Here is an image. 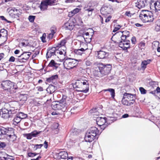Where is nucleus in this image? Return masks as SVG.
I'll use <instances>...</instances> for the list:
<instances>
[{"instance_id":"obj_49","label":"nucleus","mask_w":160,"mask_h":160,"mask_svg":"<svg viewBox=\"0 0 160 160\" xmlns=\"http://www.w3.org/2000/svg\"><path fill=\"white\" fill-rule=\"evenodd\" d=\"M118 36H119L121 38V41H125L126 40H128V37L124 35H118Z\"/></svg>"},{"instance_id":"obj_57","label":"nucleus","mask_w":160,"mask_h":160,"mask_svg":"<svg viewBox=\"0 0 160 160\" xmlns=\"http://www.w3.org/2000/svg\"><path fill=\"white\" fill-rule=\"evenodd\" d=\"M120 42H122L124 45L127 43H129L130 42V41L129 40L123 41H121Z\"/></svg>"},{"instance_id":"obj_26","label":"nucleus","mask_w":160,"mask_h":160,"mask_svg":"<svg viewBox=\"0 0 160 160\" xmlns=\"http://www.w3.org/2000/svg\"><path fill=\"white\" fill-rule=\"evenodd\" d=\"M48 6L47 3L45 0L41 2L40 8L41 10L44 11L47 9Z\"/></svg>"},{"instance_id":"obj_28","label":"nucleus","mask_w":160,"mask_h":160,"mask_svg":"<svg viewBox=\"0 0 160 160\" xmlns=\"http://www.w3.org/2000/svg\"><path fill=\"white\" fill-rule=\"evenodd\" d=\"M66 42V40H62L60 43H58V44L56 46V47L58 48H62L66 49L65 45Z\"/></svg>"},{"instance_id":"obj_25","label":"nucleus","mask_w":160,"mask_h":160,"mask_svg":"<svg viewBox=\"0 0 160 160\" xmlns=\"http://www.w3.org/2000/svg\"><path fill=\"white\" fill-rule=\"evenodd\" d=\"M58 78V76L57 75H53L51 77L47 78L46 81L48 82H53L56 81Z\"/></svg>"},{"instance_id":"obj_59","label":"nucleus","mask_w":160,"mask_h":160,"mask_svg":"<svg viewBox=\"0 0 160 160\" xmlns=\"http://www.w3.org/2000/svg\"><path fill=\"white\" fill-rule=\"evenodd\" d=\"M157 24L158 29L159 30L160 28V19H159L157 21Z\"/></svg>"},{"instance_id":"obj_17","label":"nucleus","mask_w":160,"mask_h":160,"mask_svg":"<svg viewBox=\"0 0 160 160\" xmlns=\"http://www.w3.org/2000/svg\"><path fill=\"white\" fill-rule=\"evenodd\" d=\"M146 0H138L137 3V6L139 8H144L146 5Z\"/></svg>"},{"instance_id":"obj_6","label":"nucleus","mask_w":160,"mask_h":160,"mask_svg":"<svg viewBox=\"0 0 160 160\" xmlns=\"http://www.w3.org/2000/svg\"><path fill=\"white\" fill-rule=\"evenodd\" d=\"M112 117H110L109 118H102L101 117H98L96 118V122L97 124L101 127V128L104 130V129L107 127V125L105 124L106 122H108V121L111 119L113 118Z\"/></svg>"},{"instance_id":"obj_33","label":"nucleus","mask_w":160,"mask_h":160,"mask_svg":"<svg viewBox=\"0 0 160 160\" xmlns=\"http://www.w3.org/2000/svg\"><path fill=\"white\" fill-rule=\"evenodd\" d=\"M129 44V43H127L124 45L122 43V42H119V46L120 48L123 49L124 50L127 49L128 48H129L130 47Z\"/></svg>"},{"instance_id":"obj_50","label":"nucleus","mask_w":160,"mask_h":160,"mask_svg":"<svg viewBox=\"0 0 160 160\" xmlns=\"http://www.w3.org/2000/svg\"><path fill=\"white\" fill-rule=\"evenodd\" d=\"M139 90L142 94H145L146 93V90L142 87L140 88Z\"/></svg>"},{"instance_id":"obj_53","label":"nucleus","mask_w":160,"mask_h":160,"mask_svg":"<svg viewBox=\"0 0 160 160\" xmlns=\"http://www.w3.org/2000/svg\"><path fill=\"white\" fill-rule=\"evenodd\" d=\"M84 62H85L86 65L87 66H90L91 64V62L89 60H85Z\"/></svg>"},{"instance_id":"obj_19","label":"nucleus","mask_w":160,"mask_h":160,"mask_svg":"<svg viewBox=\"0 0 160 160\" xmlns=\"http://www.w3.org/2000/svg\"><path fill=\"white\" fill-rule=\"evenodd\" d=\"M151 61V60L150 59L142 61L141 64V69L144 70L146 68L147 65L150 63Z\"/></svg>"},{"instance_id":"obj_24","label":"nucleus","mask_w":160,"mask_h":160,"mask_svg":"<svg viewBox=\"0 0 160 160\" xmlns=\"http://www.w3.org/2000/svg\"><path fill=\"white\" fill-rule=\"evenodd\" d=\"M29 42L28 40L21 39L20 43V45L23 47H26L29 45Z\"/></svg>"},{"instance_id":"obj_29","label":"nucleus","mask_w":160,"mask_h":160,"mask_svg":"<svg viewBox=\"0 0 160 160\" xmlns=\"http://www.w3.org/2000/svg\"><path fill=\"white\" fill-rule=\"evenodd\" d=\"M97 109V108H95L91 109L89 112V113L93 116L98 115L100 114V113Z\"/></svg>"},{"instance_id":"obj_62","label":"nucleus","mask_w":160,"mask_h":160,"mask_svg":"<svg viewBox=\"0 0 160 160\" xmlns=\"http://www.w3.org/2000/svg\"><path fill=\"white\" fill-rule=\"evenodd\" d=\"M111 18V17L110 16L108 17L105 20V22H109Z\"/></svg>"},{"instance_id":"obj_31","label":"nucleus","mask_w":160,"mask_h":160,"mask_svg":"<svg viewBox=\"0 0 160 160\" xmlns=\"http://www.w3.org/2000/svg\"><path fill=\"white\" fill-rule=\"evenodd\" d=\"M59 64L55 62V61L52 60L49 63L48 66L50 67H54L56 69L59 66Z\"/></svg>"},{"instance_id":"obj_47","label":"nucleus","mask_w":160,"mask_h":160,"mask_svg":"<svg viewBox=\"0 0 160 160\" xmlns=\"http://www.w3.org/2000/svg\"><path fill=\"white\" fill-rule=\"evenodd\" d=\"M145 46V43L141 42L139 44V47L141 48V49H143Z\"/></svg>"},{"instance_id":"obj_42","label":"nucleus","mask_w":160,"mask_h":160,"mask_svg":"<svg viewBox=\"0 0 160 160\" xmlns=\"http://www.w3.org/2000/svg\"><path fill=\"white\" fill-rule=\"evenodd\" d=\"M48 5H54L55 3V0H45Z\"/></svg>"},{"instance_id":"obj_16","label":"nucleus","mask_w":160,"mask_h":160,"mask_svg":"<svg viewBox=\"0 0 160 160\" xmlns=\"http://www.w3.org/2000/svg\"><path fill=\"white\" fill-rule=\"evenodd\" d=\"M108 55V53L103 51L98 52V56L99 58L103 59L105 58Z\"/></svg>"},{"instance_id":"obj_1","label":"nucleus","mask_w":160,"mask_h":160,"mask_svg":"<svg viewBox=\"0 0 160 160\" xmlns=\"http://www.w3.org/2000/svg\"><path fill=\"white\" fill-rule=\"evenodd\" d=\"M99 134L98 128L96 127H92L88 129L86 132L84 139L86 142H91L95 139V137Z\"/></svg>"},{"instance_id":"obj_35","label":"nucleus","mask_w":160,"mask_h":160,"mask_svg":"<svg viewBox=\"0 0 160 160\" xmlns=\"http://www.w3.org/2000/svg\"><path fill=\"white\" fill-rule=\"evenodd\" d=\"M17 136L15 134H12V136L8 137H7V139L10 142H13L16 140Z\"/></svg>"},{"instance_id":"obj_8","label":"nucleus","mask_w":160,"mask_h":160,"mask_svg":"<svg viewBox=\"0 0 160 160\" xmlns=\"http://www.w3.org/2000/svg\"><path fill=\"white\" fill-rule=\"evenodd\" d=\"M78 83L80 84L81 87L80 90L78 91L83 92L87 93L89 90L88 83L87 80H81L78 81V82H77L76 84Z\"/></svg>"},{"instance_id":"obj_51","label":"nucleus","mask_w":160,"mask_h":160,"mask_svg":"<svg viewBox=\"0 0 160 160\" xmlns=\"http://www.w3.org/2000/svg\"><path fill=\"white\" fill-rule=\"evenodd\" d=\"M121 26L120 25H118L117 26V27H115L114 29L113 30V32H115L121 28Z\"/></svg>"},{"instance_id":"obj_11","label":"nucleus","mask_w":160,"mask_h":160,"mask_svg":"<svg viewBox=\"0 0 160 160\" xmlns=\"http://www.w3.org/2000/svg\"><path fill=\"white\" fill-rule=\"evenodd\" d=\"M150 8L153 10L155 9L156 11L160 10V2L158 1H152Z\"/></svg>"},{"instance_id":"obj_3","label":"nucleus","mask_w":160,"mask_h":160,"mask_svg":"<svg viewBox=\"0 0 160 160\" xmlns=\"http://www.w3.org/2000/svg\"><path fill=\"white\" fill-rule=\"evenodd\" d=\"M81 62L80 59L68 58L64 60L63 64L65 68L70 69L75 67L79 62Z\"/></svg>"},{"instance_id":"obj_13","label":"nucleus","mask_w":160,"mask_h":160,"mask_svg":"<svg viewBox=\"0 0 160 160\" xmlns=\"http://www.w3.org/2000/svg\"><path fill=\"white\" fill-rule=\"evenodd\" d=\"M56 55V48L53 47L49 49L47 51L46 56L47 58H51L52 56Z\"/></svg>"},{"instance_id":"obj_40","label":"nucleus","mask_w":160,"mask_h":160,"mask_svg":"<svg viewBox=\"0 0 160 160\" xmlns=\"http://www.w3.org/2000/svg\"><path fill=\"white\" fill-rule=\"evenodd\" d=\"M85 50L83 48H81L80 49L75 50V52L77 54L81 55L82 53V52H84Z\"/></svg>"},{"instance_id":"obj_48","label":"nucleus","mask_w":160,"mask_h":160,"mask_svg":"<svg viewBox=\"0 0 160 160\" xmlns=\"http://www.w3.org/2000/svg\"><path fill=\"white\" fill-rule=\"evenodd\" d=\"M38 154L36 153L29 152L28 153V156L29 157H33Z\"/></svg>"},{"instance_id":"obj_41","label":"nucleus","mask_w":160,"mask_h":160,"mask_svg":"<svg viewBox=\"0 0 160 160\" xmlns=\"http://www.w3.org/2000/svg\"><path fill=\"white\" fill-rule=\"evenodd\" d=\"M6 35H4L0 33V43L2 44L3 42H4L5 40V37Z\"/></svg>"},{"instance_id":"obj_15","label":"nucleus","mask_w":160,"mask_h":160,"mask_svg":"<svg viewBox=\"0 0 160 160\" xmlns=\"http://www.w3.org/2000/svg\"><path fill=\"white\" fill-rule=\"evenodd\" d=\"M124 97L125 98L127 99L130 102H132L133 101V104L135 102V95L127 93H125L124 94Z\"/></svg>"},{"instance_id":"obj_44","label":"nucleus","mask_w":160,"mask_h":160,"mask_svg":"<svg viewBox=\"0 0 160 160\" xmlns=\"http://www.w3.org/2000/svg\"><path fill=\"white\" fill-rule=\"evenodd\" d=\"M32 146H33L34 147L33 148L35 150H37L38 149H40L41 148V147L43 146V144H35L34 145L32 144Z\"/></svg>"},{"instance_id":"obj_46","label":"nucleus","mask_w":160,"mask_h":160,"mask_svg":"<svg viewBox=\"0 0 160 160\" xmlns=\"http://www.w3.org/2000/svg\"><path fill=\"white\" fill-rule=\"evenodd\" d=\"M36 17L34 16L30 15L28 18L29 21L31 22H33L35 19Z\"/></svg>"},{"instance_id":"obj_37","label":"nucleus","mask_w":160,"mask_h":160,"mask_svg":"<svg viewBox=\"0 0 160 160\" xmlns=\"http://www.w3.org/2000/svg\"><path fill=\"white\" fill-rule=\"evenodd\" d=\"M159 42L157 41L153 42L152 43V48L153 50H156L159 45Z\"/></svg>"},{"instance_id":"obj_36","label":"nucleus","mask_w":160,"mask_h":160,"mask_svg":"<svg viewBox=\"0 0 160 160\" xmlns=\"http://www.w3.org/2000/svg\"><path fill=\"white\" fill-rule=\"evenodd\" d=\"M17 115H18L21 119L25 118L27 117V114L21 112H19Z\"/></svg>"},{"instance_id":"obj_58","label":"nucleus","mask_w":160,"mask_h":160,"mask_svg":"<svg viewBox=\"0 0 160 160\" xmlns=\"http://www.w3.org/2000/svg\"><path fill=\"white\" fill-rule=\"evenodd\" d=\"M111 95L112 96V97L114 98L115 96V91L114 89H112V91L111 92Z\"/></svg>"},{"instance_id":"obj_34","label":"nucleus","mask_w":160,"mask_h":160,"mask_svg":"<svg viewBox=\"0 0 160 160\" xmlns=\"http://www.w3.org/2000/svg\"><path fill=\"white\" fill-rule=\"evenodd\" d=\"M80 9L78 8H76L74 9L73 10L71 11L69 13L68 15L69 17H72L74 15L78 12L80 11Z\"/></svg>"},{"instance_id":"obj_63","label":"nucleus","mask_w":160,"mask_h":160,"mask_svg":"<svg viewBox=\"0 0 160 160\" xmlns=\"http://www.w3.org/2000/svg\"><path fill=\"white\" fill-rule=\"evenodd\" d=\"M44 147L45 148H47L48 147V142L46 141H45L44 142Z\"/></svg>"},{"instance_id":"obj_61","label":"nucleus","mask_w":160,"mask_h":160,"mask_svg":"<svg viewBox=\"0 0 160 160\" xmlns=\"http://www.w3.org/2000/svg\"><path fill=\"white\" fill-rule=\"evenodd\" d=\"M84 9L85 11H88V12L90 11H93V9L90 8H84Z\"/></svg>"},{"instance_id":"obj_14","label":"nucleus","mask_w":160,"mask_h":160,"mask_svg":"<svg viewBox=\"0 0 160 160\" xmlns=\"http://www.w3.org/2000/svg\"><path fill=\"white\" fill-rule=\"evenodd\" d=\"M41 132H38L36 130H34L32 132L30 133L26 134V137L28 139H31L32 138L36 137L37 135L39 134Z\"/></svg>"},{"instance_id":"obj_55","label":"nucleus","mask_w":160,"mask_h":160,"mask_svg":"<svg viewBox=\"0 0 160 160\" xmlns=\"http://www.w3.org/2000/svg\"><path fill=\"white\" fill-rule=\"evenodd\" d=\"M0 18L2 20L5 21L9 23L11 22L10 21H8L3 16H0Z\"/></svg>"},{"instance_id":"obj_39","label":"nucleus","mask_w":160,"mask_h":160,"mask_svg":"<svg viewBox=\"0 0 160 160\" xmlns=\"http://www.w3.org/2000/svg\"><path fill=\"white\" fill-rule=\"evenodd\" d=\"M21 120L20 118L18 115H17V116L14 118L13 121V123L16 124L19 123Z\"/></svg>"},{"instance_id":"obj_56","label":"nucleus","mask_w":160,"mask_h":160,"mask_svg":"<svg viewBox=\"0 0 160 160\" xmlns=\"http://www.w3.org/2000/svg\"><path fill=\"white\" fill-rule=\"evenodd\" d=\"M6 144L4 142H1L0 143V148H3L6 147Z\"/></svg>"},{"instance_id":"obj_20","label":"nucleus","mask_w":160,"mask_h":160,"mask_svg":"<svg viewBox=\"0 0 160 160\" xmlns=\"http://www.w3.org/2000/svg\"><path fill=\"white\" fill-rule=\"evenodd\" d=\"M122 103L123 104L126 106H131L133 104V101L132 102H130L126 98H125L124 96L123 98L122 101Z\"/></svg>"},{"instance_id":"obj_54","label":"nucleus","mask_w":160,"mask_h":160,"mask_svg":"<svg viewBox=\"0 0 160 160\" xmlns=\"http://www.w3.org/2000/svg\"><path fill=\"white\" fill-rule=\"evenodd\" d=\"M45 34H43L42 35V36L41 37L42 41L43 42H46V41L45 40Z\"/></svg>"},{"instance_id":"obj_23","label":"nucleus","mask_w":160,"mask_h":160,"mask_svg":"<svg viewBox=\"0 0 160 160\" xmlns=\"http://www.w3.org/2000/svg\"><path fill=\"white\" fill-rule=\"evenodd\" d=\"M9 11L11 12V13H13L15 15H16L18 17H19V16L21 14L20 9H16L15 8H11Z\"/></svg>"},{"instance_id":"obj_7","label":"nucleus","mask_w":160,"mask_h":160,"mask_svg":"<svg viewBox=\"0 0 160 160\" xmlns=\"http://www.w3.org/2000/svg\"><path fill=\"white\" fill-rule=\"evenodd\" d=\"M111 68L112 66L110 64L105 65L102 64L99 67V71L102 75H105L110 72Z\"/></svg>"},{"instance_id":"obj_52","label":"nucleus","mask_w":160,"mask_h":160,"mask_svg":"<svg viewBox=\"0 0 160 160\" xmlns=\"http://www.w3.org/2000/svg\"><path fill=\"white\" fill-rule=\"evenodd\" d=\"M16 58H15V57H14L13 56H11L9 58V62H14V61H15L16 62Z\"/></svg>"},{"instance_id":"obj_45","label":"nucleus","mask_w":160,"mask_h":160,"mask_svg":"<svg viewBox=\"0 0 160 160\" xmlns=\"http://www.w3.org/2000/svg\"><path fill=\"white\" fill-rule=\"evenodd\" d=\"M65 49L63 48L62 51H60V50H58L56 49V53H59L60 55H64L66 53L65 52Z\"/></svg>"},{"instance_id":"obj_30","label":"nucleus","mask_w":160,"mask_h":160,"mask_svg":"<svg viewBox=\"0 0 160 160\" xmlns=\"http://www.w3.org/2000/svg\"><path fill=\"white\" fill-rule=\"evenodd\" d=\"M56 32V29L55 28H51V32L48 34L47 38L49 39H51L53 37L54 34Z\"/></svg>"},{"instance_id":"obj_10","label":"nucleus","mask_w":160,"mask_h":160,"mask_svg":"<svg viewBox=\"0 0 160 160\" xmlns=\"http://www.w3.org/2000/svg\"><path fill=\"white\" fill-rule=\"evenodd\" d=\"M10 107V104L7 103L5 104V107L2 109V117L4 119H7L11 117L10 112L9 111L8 107Z\"/></svg>"},{"instance_id":"obj_2","label":"nucleus","mask_w":160,"mask_h":160,"mask_svg":"<svg viewBox=\"0 0 160 160\" xmlns=\"http://www.w3.org/2000/svg\"><path fill=\"white\" fill-rule=\"evenodd\" d=\"M140 19L144 22H152L154 19L152 13L148 10H142L139 14Z\"/></svg>"},{"instance_id":"obj_21","label":"nucleus","mask_w":160,"mask_h":160,"mask_svg":"<svg viewBox=\"0 0 160 160\" xmlns=\"http://www.w3.org/2000/svg\"><path fill=\"white\" fill-rule=\"evenodd\" d=\"M129 34V32L127 31L123 32L119 31L116 32L115 35L116 36H118V35H124L128 37Z\"/></svg>"},{"instance_id":"obj_43","label":"nucleus","mask_w":160,"mask_h":160,"mask_svg":"<svg viewBox=\"0 0 160 160\" xmlns=\"http://www.w3.org/2000/svg\"><path fill=\"white\" fill-rule=\"evenodd\" d=\"M10 104V107H8V108L9 109L8 110L10 112V114L11 115V114H14L15 113L16 111L13 107H11V103Z\"/></svg>"},{"instance_id":"obj_64","label":"nucleus","mask_w":160,"mask_h":160,"mask_svg":"<svg viewBox=\"0 0 160 160\" xmlns=\"http://www.w3.org/2000/svg\"><path fill=\"white\" fill-rule=\"evenodd\" d=\"M37 88L38 89V90L39 91H43V88L42 87H38Z\"/></svg>"},{"instance_id":"obj_22","label":"nucleus","mask_w":160,"mask_h":160,"mask_svg":"<svg viewBox=\"0 0 160 160\" xmlns=\"http://www.w3.org/2000/svg\"><path fill=\"white\" fill-rule=\"evenodd\" d=\"M83 35V37L86 42L89 43L91 42V38L89 37V33L88 32H84Z\"/></svg>"},{"instance_id":"obj_32","label":"nucleus","mask_w":160,"mask_h":160,"mask_svg":"<svg viewBox=\"0 0 160 160\" xmlns=\"http://www.w3.org/2000/svg\"><path fill=\"white\" fill-rule=\"evenodd\" d=\"M56 89V88L53 85H51L49 86L47 88V90L50 93H52L54 92Z\"/></svg>"},{"instance_id":"obj_4","label":"nucleus","mask_w":160,"mask_h":160,"mask_svg":"<svg viewBox=\"0 0 160 160\" xmlns=\"http://www.w3.org/2000/svg\"><path fill=\"white\" fill-rule=\"evenodd\" d=\"M58 102V103L52 105V108L55 110H61L62 111H65L67 105L66 103V97L65 96L63 97L62 99Z\"/></svg>"},{"instance_id":"obj_27","label":"nucleus","mask_w":160,"mask_h":160,"mask_svg":"<svg viewBox=\"0 0 160 160\" xmlns=\"http://www.w3.org/2000/svg\"><path fill=\"white\" fill-rule=\"evenodd\" d=\"M14 134V129L12 128H8L7 129V131L6 134V138L7 137H9Z\"/></svg>"},{"instance_id":"obj_18","label":"nucleus","mask_w":160,"mask_h":160,"mask_svg":"<svg viewBox=\"0 0 160 160\" xmlns=\"http://www.w3.org/2000/svg\"><path fill=\"white\" fill-rule=\"evenodd\" d=\"M58 156L59 158L66 159L68 157V154L67 152L63 151L59 152L58 154Z\"/></svg>"},{"instance_id":"obj_60","label":"nucleus","mask_w":160,"mask_h":160,"mask_svg":"<svg viewBox=\"0 0 160 160\" xmlns=\"http://www.w3.org/2000/svg\"><path fill=\"white\" fill-rule=\"evenodd\" d=\"M125 15L129 17H131L132 15L131 13H130L129 12H126L125 13Z\"/></svg>"},{"instance_id":"obj_12","label":"nucleus","mask_w":160,"mask_h":160,"mask_svg":"<svg viewBox=\"0 0 160 160\" xmlns=\"http://www.w3.org/2000/svg\"><path fill=\"white\" fill-rule=\"evenodd\" d=\"M75 26L74 22L72 20H69L64 24V27L66 29L72 30L74 28Z\"/></svg>"},{"instance_id":"obj_38","label":"nucleus","mask_w":160,"mask_h":160,"mask_svg":"<svg viewBox=\"0 0 160 160\" xmlns=\"http://www.w3.org/2000/svg\"><path fill=\"white\" fill-rule=\"evenodd\" d=\"M8 128L3 127L0 128V134L1 135H6Z\"/></svg>"},{"instance_id":"obj_9","label":"nucleus","mask_w":160,"mask_h":160,"mask_svg":"<svg viewBox=\"0 0 160 160\" xmlns=\"http://www.w3.org/2000/svg\"><path fill=\"white\" fill-rule=\"evenodd\" d=\"M31 53L29 52H23L16 58V62L24 63L28 59Z\"/></svg>"},{"instance_id":"obj_5","label":"nucleus","mask_w":160,"mask_h":160,"mask_svg":"<svg viewBox=\"0 0 160 160\" xmlns=\"http://www.w3.org/2000/svg\"><path fill=\"white\" fill-rule=\"evenodd\" d=\"M1 88L4 90L8 91L10 93H13L16 88L14 87L13 83L10 81H2L1 84Z\"/></svg>"}]
</instances>
